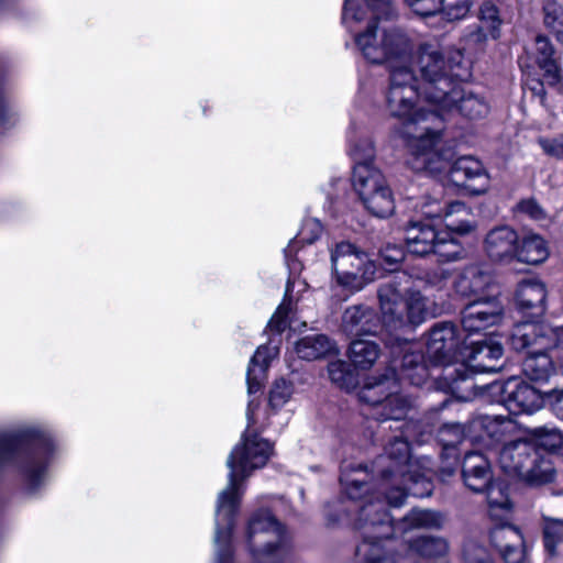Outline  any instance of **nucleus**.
<instances>
[{
    "label": "nucleus",
    "mask_w": 563,
    "mask_h": 563,
    "mask_svg": "<svg viewBox=\"0 0 563 563\" xmlns=\"http://www.w3.org/2000/svg\"><path fill=\"white\" fill-rule=\"evenodd\" d=\"M323 228L319 220L317 219H307L298 235L297 240L292 241L288 244V246L285 249V256H286V263L289 268L290 276L299 273L301 271V264L297 262L296 260H291L290 255L296 250V246L299 242L311 244L316 240L320 238L322 234Z\"/></svg>",
    "instance_id": "nucleus-38"
},
{
    "label": "nucleus",
    "mask_w": 563,
    "mask_h": 563,
    "mask_svg": "<svg viewBox=\"0 0 563 563\" xmlns=\"http://www.w3.org/2000/svg\"><path fill=\"white\" fill-rule=\"evenodd\" d=\"M367 477V472L362 465L342 471L341 485L350 499H360L368 492Z\"/></svg>",
    "instance_id": "nucleus-41"
},
{
    "label": "nucleus",
    "mask_w": 563,
    "mask_h": 563,
    "mask_svg": "<svg viewBox=\"0 0 563 563\" xmlns=\"http://www.w3.org/2000/svg\"><path fill=\"white\" fill-rule=\"evenodd\" d=\"M479 26L466 35V41L471 45H482L488 37L497 38L500 34L501 20L498 9L490 2H485L479 8Z\"/></svg>",
    "instance_id": "nucleus-30"
},
{
    "label": "nucleus",
    "mask_w": 563,
    "mask_h": 563,
    "mask_svg": "<svg viewBox=\"0 0 563 563\" xmlns=\"http://www.w3.org/2000/svg\"><path fill=\"white\" fill-rule=\"evenodd\" d=\"M492 276L479 265L465 267L454 280L455 291L466 298L492 296Z\"/></svg>",
    "instance_id": "nucleus-24"
},
{
    "label": "nucleus",
    "mask_w": 563,
    "mask_h": 563,
    "mask_svg": "<svg viewBox=\"0 0 563 563\" xmlns=\"http://www.w3.org/2000/svg\"><path fill=\"white\" fill-rule=\"evenodd\" d=\"M362 202L368 212L377 218H387L395 211V198L388 184L363 198Z\"/></svg>",
    "instance_id": "nucleus-42"
},
{
    "label": "nucleus",
    "mask_w": 563,
    "mask_h": 563,
    "mask_svg": "<svg viewBox=\"0 0 563 563\" xmlns=\"http://www.w3.org/2000/svg\"><path fill=\"white\" fill-rule=\"evenodd\" d=\"M331 269L336 285L360 291L375 279L377 265L354 244L342 241L330 247Z\"/></svg>",
    "instance_id": "nucleus-11"
},
{
    "label": "nucleus",
    "mask_w": 563,
    "mask_h": 563,
    "mask_svg": "<svg viewBox=\"0 0 563 563\" xmlns=\"http://www.w3.org/2000/svg\"><path fill=\"white\" fill-rule=\"evenodd\" d=\"M443 96V100L437 101L433 107L435 111L443 114L457 111L463 117L468 119H481L484 118L488 111L489 106L487 101L479 95L466 90L457 80Z\"/></svg>",
    "instance_id": "nucleus-15"
},
{
    "label": "nucleus",
    "mask_w": 563,
    "mask_h": 563,
    "mask_svg": "<svg viewBox=\"0 0 563 563\" xmlns=\"http://www.w3.org/2000/svg\"><path fill=\"white\" fill-rule=\"evenodd\" d=\"M330 379L340 387L349 388L353 384V375L349 372L345 362L336 360L328 365Z\"/></svg>",
    "instance_id": "nucleus-49"
},
{
    "label": "nucleus",
    "mask_w": 563,
    "mask_h": 563,
    "mask_svg": "<svg viewBox=\"0 0 563 563\" xmlns=\"http://www.w3.org/2000/svg\"><path fill=\"white\" fill-rule=\"evenodd\" d=\"M518 233L509 225L492 229L485 238V251L496 262L510 263L517 254Z\"/></svg>",
    "instance_id": "nucleus-23"
},
{
    "label": "nucleus",
    "mask_w": 563,
    "mask_h": 563,
    "mask_svg": "<svg viewBox=\"0 0 563 563\" xmlns=\"http://www.w3.org/2000/svg\"><path fill=\"white\" fill-rule=\"evenodd\" d=\"M462 475L467 488L483 493L493 482V473L488 459L482 453H467L463 461Z\"/></svg>",
    "instance_id": "nucleus-25"
},
{
    "label": "nucleus",
    "mask_w": 563,
    "mask_h": 563,
    "mask_svg": "<svg viewBox=\"0 0 563 563\" xmlns=\"http://www.w3.org/2000/svg\"><path fill=\"white\" fill-rule=\"evenodd\" d=\"M544 24L550 29L556 40L563 44V9L555 0L543 2Z\"/></svg>",
    "instance_id": "nucleus-45"
},
{
    "label": "nucleus",
    "mask_w": 563,
    "mask_h": 563,
    "mask_svg": "<svg viewBox=\"0 0 563 563\" xmlns=\"http://www.w3.org/2000/svg\"><path fill=\"white\" fill-rule=\"evenodd\" d=\"M560 330H563V324L550 328L544 324L522 322L512 329L510 344L517 351L527 350L529 352L537 347L550 350L559 341Z\"/></svg>",
    "instance_id": "nucleus-17"
},
{
    "label": "nucleus",
    "mask_w": 563,
    "mask_h": 563,
    "mask_svg": "<svg viewBox=\"0 0 563 563\" xmlns=\"http://www.w3.org/2000/svg\"><path fill=\"white\" fill-rule=\"evenodd\" d=\"M445 142L453 151V156L448 162L445 168L439 173H430L428 170L422 172L437 176L448 170L450 181L455 186L463 187L472 195H482L486 192L489 188V176L482 162L473 156H462L452 162L455 156V151L449 141L445 140ZM418 172L420 173L421 170Z\"/></svg>",
    "instance_id": "nucleus-14"
},
{
    "label": "nucleus",
    "mask_w": 563,
    "mask_h": 563,
    "mask_svg": "<svg viewBox=\"0 0 563 563\" xmlns=\"http://www.w3.org/2000/svg\"><path fill=\"white\" fill-rule=\"evenodd\" d=\"M334 349L333 343L324 334H309L295 343V352L299 358L314 361L325 357Z\"/></svg>",
    "instance_id": "nucleus-37"
},
{
    "label": "nucleus",
    "mask_w": 563,
    "mask_h": 563,
    "mask_svg": "<svg viewBox=\"0 0 563 563\" xmlns=\"http://www.w3.org/2000/svg\"><path fill=\"white\" fill-rule=\"evenodd\" d=\"M553 413L563 420V388L553 389L547 394Z\"/></svg>",
    "instance_id": "nucleus-55"
},
{
    "label": "nucleus",
    "mask_w": 563,
    "mask_h": 563,
    "mask_svg": "<svg viewBox=\"0 0 563 563\" xmlns=\"http://www.w3.org/2000/svg\"><path fill=\"white\" fill-rule=\"evenodd\" d=\"M461 53L446 57L438 43H422L417 52V68L420 74V93L431 106L443 100V96L464 74L461 69Z\"/></svg>",
    "instance_id": "nucleus-7"
},
{
    "label": "nucleus",
    "mask_w": 563,
    "mask_h": 563,
    "mask_svg": "<svg viewBox=\"0 0 563 563\" xmlns=\"http://www.w3.org/2000/svg\"><path fill=\"white\" fill-rule=\"evenodd\" d=\"M386 345L394 355L404 353L401 360L400 373L397 374L394 368H389L385 374L372 376L366 379L358 391V398L375 410L383 401L385 406L395 401V407H387L384 411L385 417H406L411 401L408 396L401 391L400 378L408 379L412 385H421L428 377V369L420 362L421 356L408 353V342L399 338L387 340Z\"/></svg>",
    "instance_id": "nucleus-5"
},
{
    "label": "nucleus",
    "mask_w": 563,
    "mask_h": 563,
    "mask_svg": "<svg viewBox=\"0 0 563 563\" xmlns=\"http://www.w3.org/2000/svg\"><path fill=\"white\" fill-rule=\"evenodd\" d=\"M490 541L506 563L527 562L525 539L518 527L508 522L496 525L490 531Z\"/></svg>",
    "instance_id": "nucleus-18"
},
{
    "label": "nucleus",
    "mask_w": 563,
    "mask_h": 563,
    "mask_svg": "<svg viewBox=\"0 0 563 563\" xmlns=\"http://www.w3.org/2000/svg\"><path fill=\"white\" fill-rule=\"evenodd\" d=\"M214 543H217L214 541ZM222 555H221V559L222 561H220L219 559V555H218V544H216V555H217V563H231V556H232V549H231V540L229 541V543L227 545H222Z\"/></svg>",
    "instance_id": "nucleus-58"
},
{
    "label": "nucleus",
    "mask_w": 563,
    "mask_h": 563,
    "mask_svg": "<svg viewBox=\"0 0 563 563\" xmlns=\"http://www.w3.org/2000/svg\"><path fill=\"white\" fill-rule=\"evenodd\" d=\"M474 439L488 446L503 445L517 431V424L510 417L501 415L478 416L474 419Z\"/></svg>",
    "instance_id": "nucleus-19"
},
{
    "label": "nucleus",
    "mask_w": 563,
    "mask_h": 563,
    "mask_svg": "<svg viewBox=\"0 0 563 563\" xmlns=\"http://www.w3.org/2000/svg\"><path fill=\"white\" fill-rule=\"evenodd\" d=\"M471 8L468 0H441L439 13L448 21L461 20L467 15Z\"/></svg>",
    "instance_id": "nucleus-48"
},
{
    "label": "nucleus",
    "mask_w": 563,
    "mask_h": 563,
    "mask_svg": "<svg viewBox=\"0 0 563 563\" xmlns=\"http://www.w3.org/2000/svg\"><path fill=\"white\" fill-rule=\"evenodd\" d=\"M350 155L356 164H372L375 156L374 144L371 140H361L350 148Z\"/></svg>",
    "instance_id": "nucleus-51"
},
{
    "label": "nucleus",
    "mask_w": 563,
    "mask_h": 563,
    "mask_svg": "<svg viewBox=\"0 0 563 563\" xmlns=\"http://www.w3.org/2000/svg\"><path fill=\"white\" fill-rule=\"evenodd\" d=\"M375 464L380 473L377 489L390 507H400L408 495L424 497L431 494L432 485L424 474L417 472L406 440L396 438L386 448V455Z\"/></svg>",
    "instance_id": "nucleus-6"
},
{
    "label": "nucleus",
    "mask_w": 563,
    "mask_h": 563,
    "mask_svg": "<svg viewBox=\"0 0 563 563\" xmlns=\"http://www.w3.org/2000/svg\"><path fill=\"white\" fill-rule=\"evenodd\" d=\"M549 257V247L545 240L538 234H527L518 240L515 260L530 265L543 263Z\"/></svg>",
    "instance_id": "nucleus-34"
},
{
    "label": "nucleus",
    "mask_w": 563,
    "mask_h": 563,
    "mask_svg": "<svg viewBox=\"0 0 563 563\" xmlns=\"http://www.w3.org/2000/svg\"><path fill=\"white\" fill-rule=\"evenodd\" d=\"M446 432H451L454 435V439L449 440L445 445H455L462 440L463 431L460 424L444 426L440 431L441 437H443ZM442 441H445L444 438H442Z\"/></svg>",
    "instance_id": "nucleus-56"
},
{
    "label": "nucleus",
    "mask_w": 563,
    "mask_h": 563,
    "mask_svg": "<svg viewBox=\"0 0 563 563\" xmlns=\"http://www.w3.org/2000/svg\"><path fill=\"white\" fill-rule=\"evenodd\" d=\"M252 406L253 401H250L246 411L247 429L227 460L228 484L217 498L214 541L218 544L220 561H222V543L223 547L227 545L232 538L235 516L244 494L243 483L254 471L264 467L273 454V444L251 430V426L255 422Z\"/></svg>",
    "instance_id": "nucleus-3"
},
{
    "label": "nucleus",
    "mask_w": 563,
    "mask_h": 563,
    "mask_svg": "<svg viewBox=\"0 0 563 563\" xmlns=\"http://www.w3.org/2000/svg\"><path fill=\"white\" fill-rule=\"evenodd\" d=\"M410 550L421 556H439L448 551V544L443 539L418 537L410 542Z\"/></svg>",
    "instance_id": "nucleus-46"
},
{
    "label": "nucleus",
    "mask_w": 563,
    "mask_h": 563,
    "mask_svg": "<svg viewBox=\"0 0 563 563\" xmlns=\"http://www.w3.org/2000/svg\"><path fill=\"white\" fill-rule=\"evenodd\" d=\"M543 542L550 555L556 554V547L563 542V519L543 517Z\"/></svg>",
    "instance_id": "nucleus-43"
},
{
    "label": "nucleus",
    "mask_w": 563,
    "mask_h": 563,
    "mask_svg": "<svg viewBox=\"0 0 563 563\" xmlns=\"http://www.w3.org/2000/svg\"><path fill=\"white\" fill-rule=\"evenodd\" d=\"M530 459L532 460L531 467L521 470L517 477L533 486L544 485L553 482L556 472L551 457L540 453L536 449Z\"/></svg>",
    "instance_id": "nucleus-33"
},
{
    "label": "nucleus",
    "mask_w": 563,
    "mask_h": 563,
    "mask_svg": "<svg viewBox=\"0 0 563 563\" xmlns=\"http://www.w3.org/2000/svg\"><path fill=\"white\" fill-rule=\"evenodd\" d=\"M518 209L534 220L544 218L542 208L532 199L523 200L518 205Z\"/></svg>",
    "instance_id": "nucleus-54"
},
{
    "label": "nucleus",
    "mask_w": 563,
    "mask_h": 563,
    "mask_svg": "<svg viewBox=\"0 0 563 563\" xmlns=\"http://www.w3.org/2000/svg\"><path fill=\"white\" fill-rule=\"evenodd\" d=\"M459 345L456 328L451 322H442L433 327L427 342L428 357L438 364L450 363Z\"/></svg>",
    "instance_id": "nucleus-22"
},
{
    "label": "nucleus",
    "mask_w": 563,
    "mask_h": 563,
    "mask_svg": "<svg viewBox=\"0 0 563 563\" xmlns=\"http://www.w3.org/2000/svg\"><path fill=\"white\" fill-rule=\"evenodd\" d=\"M352 181L361 200L388 184L382 172L373 164L354 165Z\"/></svg>",
    "instance_id": "nucleus-32"
},
{
    "label": "nucleus",
    "mask_w": 563,
    "mask_h": 563,
    "mask_svg": "<svg viewBox=\"0 0 563 563\" xmlns=\"http://www.w3.org/2000/svg\"><path fill=\"white\" fill-rule=\"evenodd\" d=\"M294 393V386L290 382L284 378L277 379L269 393V405L274 409L282 408L291 398Z\"/></svg>",
    "instance_id": "nucleus-47"
},
{
    "label": "nucleus",
    "mask_w": 563,
    "mask_h": 563,
    "mask_svg": "<svg viewBox=\"0 0 563 563\" xmlns=\"http://www.w3.org/2000/svg\"><path fill=\"white\" fill-rule=\"evenodd\" d=\"M493 395H499V402L510 415L532 413L543 405V395L517 377L489 386Z\"/></svg>",
    "instance_id": "nucleus-13"
},
{
    "label": "nucleus",
    "mask_w": 563,
    "mask_h": 563,
    "mask_svg": "<svg viewBox=\"0 0 563 563\" xmlns=\"http://www.w3.org/2000/svg\"><path fill=\"white\" fill-rule=\"evenodd\" d=\"M504 350L500 343L493 341L476 342L468 362L475 373H494L501 368Z\"/></svg>",
    "instance_id": "nucleus-29"
},
{
    "label": "nucleus",
    "mask_w": 563,
    "mask_h": 563,
    "mask_svg": "<svg viewBox=\"0 0 563 563\" xmlns=\"http://www.w3.org/2000/svg\"><path fill=\"white\" fill-rule=\"evenodd\" d=\"M422 212L429 218H443L445 227L457 234H466L475 228L471 210L461 201L451 202L443 212L435 200L428 201L423 205Z\"/></svg>",
    "instance_id": "nucleus-20"
},
{
    "label": "nucleus",
    "mask_w": 563,
    "mask_h": 563,
    "mask_svg": "<svg viewBox=\"0 0 563 563\" xmlns=\"http://www.w3.org/2000/svg\"><path fill=\"white\" fill-rule=\"evenodd\" d=\"M463 556L465 563H493L487 551L476 543L467 544Z\"/></svg>",
    "instance_id": "nucleus-53"
},
{
    "label": "nucleus",
    "mask_w": 563,
    "mask_h": 563,
    "mask_svg": "<svg viewBox=\"0 0 563 563\" xmlns=\"http://www.w3.org/2000/svg\"><path fill=\"white\" fill-rule=\"evenodd\" d=\"M278 354L279 347L273 344L262 345L256 350L255 354L251 358L246 374L247 390L250 395L255 394L261 389L269 363L277 357Z\"/></svg>",
    "instance_id": "nucleus-31"
},
{
    "label": "nucleus",
    "mask_w": 563,
    "mask_h": 563,
    "mask_svg": "<svg viewBox=\"0 0 563 563\" xmlns=\"http://www.w3.org/2000/svg\"><path fill=\"white\" fill-rule=\"evenodd\" d=\"M442 521L438 512L427 509H415L396 526L385 505L380 500H368L362 506L355 528L361 531L362 543L356 549V555L363 563H397L391 547L383 542L395 534L396 531L406 532L411 528L440 527Z\"/></svg>",
    "instance_id": "nucleus-4"
},
{
    "label": "nucleus",
    "mask_w": 563,
    "mask_h": 563,
    "mask_svg": "<svg viewBox=\"0 0 563 563\" xmlns=\"http://www.w3.org/2000/svg\"><path fill=\"white\" fill-rule=\"evenodd\" d=\"M378 299L382 322L390 331L419 325L431 316L428 298L418 290H408L404 296L395 285L384 284Z\"/></svg>",
    "instance_id": "nucleus-10"
},
{
    "label": "nucleus",
    "mask_w": 563,
    "mask_h": 563,
    "mask_svg": "<svg viewBox=\"0 0 563 563\" xmlns=\"http://www.w3.org/2000/svg\"><path fill=\"white\" fill-rule=\"evenodd\" d=\"M295 288H297V292L303 291L307 288V284L305 280H301L299 278L289 277L286 291H285V299L283 303L279 305L274 316L271 318L268 322V328L271 331H274L276 333H282L286 328L291 327V323L288 319V311L289 306L286 303V301H289V303L292 300H298V297L295 296Z\"/></svg>",
    "instance_id": "nucleus-36"
},
{
    "label": "nucleus",
    "mask_w": 563,
    "mask_h": 563,
    "mask_svg": "<svg viewBox=\"0 0 563 563\" xmlns=\"http://www.w3.org/2000/svg\"><path fill=\"white\" fill-rule=\"evenodd\" d=\"M547 294V287L541 280L528 279L518 285L516 299L522 311L539 317L545 310Z\"/></svg>",
    "instance_id": "nucleus-28"
},
{
    "label": "nucleus",
    "mask_w": 563,
    "mask_h": 563,
    "mask_svg": "<svg viewBox=\"0 0 563 563\" xmlns=\"http://www.w3.org/2000/svg\"><path fill=\"white\" fill-rule=\"evenodd\" d=\"M380 354L379 345L369 340H354L350 345L349 357L360 369H369Z\"/></svg>",
    "instance_id": "nucleus-40"
},
{
    "label": "nucleus",
    "mask_w": 563,
    "mask_h": 563,
    "mask_svg": "<svg viewBox=\"0 0 563 563\" xmlns=\"http://www.w3.org/2000/svg\"><path fill=\"white\" fill-rule=\"evenodd\" d=\"M505 309L495 295L472 299L462 311L463 329L470 333L497 325L504 318Z\"/></svg>",
    "instance_id": "nucleus-16"
},
{
    "label": "nucleus",
    "mask_w": 563,
    "mask_h": 563,
    "mask_svg": "<svg viewBox=\"0 0 563 563\" xmlns=\"http://www.w3.org/2000/svg\"><path fill=\"white\" fill-rule=\"evenodd\" d=\"M559 341L551 350H558L556 357H559L561 365H563V329L559 331Z\"/></svg>",
    "instance_id": "nucleus-60"
},
{
    "label": "nucleus",
    "mask_w": 563,
    "mask_h": 563,
    "mask_svg": "<svg viewBox=\"0 0 563 563\" xmlns=\"http://www.w3.org/2000/svg\"><path fill=\"white\" fill-rule=\"evenodd\" d=\"M246 545L257 563H291L286 528L268 510H260L250 518Z\"/></svg>",
    "instance_id": "nucleus-8"
},
{
    "label": "nucleus",
    "mask_w": 563,
    "mask_h": 563,
    "mask_svg": "<svg viewBox=\"0 0 563 563\" xmlns=\"http://www.w3.org/2000/svg\"><path fill=\"white\" fill-rule=\"evenodd\" d=\"M485 490L490 517L500 520L508 519L511 514L508 487L503 482H492Z\"/></svg>",
    "instance_id": "nucleus-39"
},
{
    "label": "nucleus",
    "mask_w": 563,
    "mask_h": 563,
    "mask_svg": "<svg viewBox=\"0 0 563 563\" xmlns=\"http://www.w3.org/2000/svg\"><path fill=\"white\" fill-rule=\"evenodd\" d=\"M385 401H383L374 411V416L377 420H382V421H385V420H400L402 419L404 417H385L384 416V411H386V407H389V408H394L395 407V401H391L388 404V406H385Z\"/></svg>",
    "instance_id": "nucleus-57"
},
{
    "label": "nucleus",
    "mask_w": 563,
    "mask_h": 563,
    "mask_svg": "<svg viewBox=\"0 0 563 563\" xmlns=\"http://www.w3.org/2000/svg\"><path fill=\"white\" fill-rule=\"evenodd\" d=\"M534 451L536 446L529 441H509L499 451V464L506 473L518 476L521 470L531 467L532 460L530 457Z\"/></svg>",
    "instance_id": "nucleus-26"
},
{
    "label": "nucleus",
    "mask_w": 563,
    "mask_h": 563,
    "mask_svg": "<svg viewBox=\"0 0 563 563\" xmlns=\"http://www.w3.org/2000/svg\"><path fill=\"white\" fill-rule=\"evenodd\" d=\"M406 246L415 255L437 254L442 261H455L461 247L448 232H438L427 222L411 221L406 228Z\"/></svg>",
    "instance_id": "nucleus-12"
},
{
    "label": "nucleus",
    "mask_w": 563,
    "mask_h": 563,
    "mask_svg": "<svg viewBox=\"0 0 563 563\" xmlns=\"http://www.w3.org/2000/svg\"><path fill=\"white\" fill-rule=\"evenodd\" d=\"M409 8L418 15L430 16L438 14L441 0H406Z\"/></svg>",
    "instance_id": "nucleus-52"
},
{
    "label": "nucleus",
    "mask_w": 563,
    "mask_h": 563,
    "mask_svg": "<svg viewBox=\"0 0 563 563\" xmlns=\"http://www.w3.org/2000/svg\"><path fill=\"white\" fill-rule=\"evenodd\" d=\"M434 277H439V280L438 282L432 280V283L433 284H438L442 279H446L449 277V273L446 271H444V269H439L438 272H435Z\"/></svg>",
    "instance_id": "nucleus-61"
},
{
    "label": "nucleus",
    "mask_w": 563,
    "mask_h": 563,
    "mask_svg": "<svg viewBox=\"0 0 563 563\" xmlns=\"http://www.w3.org/2000/svg\"><path fill=\"white\" fill-rule=\"evenodd\" d=\"M342 328L350 335L361 336L375 334L378 319L375 311L365 305L349 307L342 317Z\"/></svg>",
    "instance_id": "nucleus-27"
},
{
    "label": "nucleus",
    "mask_w": 563,
    "mask_h": 563,
    "mask_svg": "<svg viewBox=\"0 0 563 563\" xmlns=\"http://www.w3.org/2000/svg\"><path fill=\"white\" fill-rule=\"evenodd\" d=\"M547 351L537 347L528 352L522 363V371L529 379L536 382L547 380L553 373V356L549 355Z\"/></svg>",
    "instance_id": "nucleus-35"
},
{
    "label": "nucleus",
    "mask_w": 563,
    "mask_h": 563,
    "mask_svg": "<svg viewBox=\"0 0 563 563\" xmlns=\"http://www.w3.org/2000/svg\"><path fill=\"white\" fill-rule=\"evenodd\" d=\"M537 63L543 71V81L528 76L526 85L533 91L534 95L540 96L541 100L544 98V82L552 87H558L561 81L560 69L552 58L553 49L549 40L544 36L536 38Z\"/></svg>",
    "instance_id": "nucleus-21"
},
{
    "label": "nucleus",
    "mask_w": 563,
    "mask_h": 563,
    "mask_svg": "<svg viewBox=\"0 0 563 563\" xmlns=\"http://www.w3.org/2000/svg\"><path fill=\"white\" fill-rule=\"evenodd\" d=\"M396 16L393 0H344L341 21L350 31L367 21L354 36L357 49L367 62L388 64L393 70L408 65L413 52V42L405 30L384 23Z\"/></svg>",
    "instance_id": "nucleus-2"
},
{
    "label": "nucleus",
    "mask_w": 563,
    "mask_h": 563,
    "mask_svg": "<svg viewBox=\"0 0 563 563\" xmlns=\"http://www.w3.org/2000/svg\"><path fill=\"white\" fill-rule=\"evenodd\" d=\"M423 100L420 87L408 65L390 70V86L386 97L389 114L406 120L401 137L407 151V164L412 170L439 173L453 156L445 142L443 120L435 110L418 106Z\"/></svg>",
    "instance_id": "nucleus-1"
},
{
    "label": "nucleus",
    "mask_w": 563,
    "mask_h": 563,
    "mask_svg": "<svg viewBox=\"0 0 563 563\" xmlns=\"http://www.w3.org/2000/svg\"><path fill=\"white\" fill-rule=\"evenodd\" d=\"M529 434L536 444L548 451H556L563 446V435L555 428L536 427L529 430Z\"/></svg>",
    "instance_id": "nucleus-44"
},
{
    "label": "nucleus",
    "mask_w": 563,
    "mask_h": 563,
    "mask_svg": "<svg viewBox=\"0 0 563 563\" xmlns=\"http://www.w3.org/2000/svg\"><path fill=\"white\" fill-rule=\"evenodd\" d=\"M386 262L390 264H397L402 258V253L399 250L393 249V250H386V252L383 254Z\"/></svg>",
    "instance_id": "nucleus-59"
},
{
    "label": "nucleus",
    "mask_w": 563,
    "mask_h": 563,
    "mask_svg": "<svg viewBox=\"0 0 563 563\" xmlns=\"http://www.w3.org/2000/svg\"><path fill=\"white\" fill-rule=\"evenodd\" d=\"M51 452V439L38 431L0 438V464L14 462L33 486L44 475Z\"/></svg>",
    "instance_id": "nucleus-9"
},
{
    "label": "nucleus",
    "mask_w": 563,
    "mask_h": 563,
    "mask_svg": "<svg viewBox=\"0 0 563 563\" xmlns=\"http://www.w3.org/2000/svg\"><path fill=\"white\" fill-rule=\"evenodd\" d=\"M537 142L547 156L563 161V134L556 136H541Z\"/></svg>",
    "instance_id": "nucleus-50"
}]
</instances>
